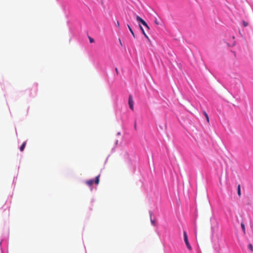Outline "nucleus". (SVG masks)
<instances>
[{
    "mask_svg": "<svg viewBox=\"0 0 253 253\" xmlns=\"http://www.w3.org/2000/svg\"><path fill=\"white\" fill-rule=\"evenodd\" d=\"M99 177H100V174H99L98 175H97L96 178H95V181H94V180L93 179H90V180H86L85 181V183L88 185L89 186H91L93 183L94 182L96 184H98L99 183Z\"/></svg>",
    "mask_w": 253,
    "mask_h": 253,
    "instance_id": "obj_1",
    "label": "nucleus"
},
{
    "mask_svg": "<svg viewBox=\"0 0 253 253\" xmlns=\"http://www.w3.org/2000/svg\"><path fill=\"white\" fill-rule=\"evenodd\" d=\"M183 236H184V242L185 243L187 248H188V250H191L192 248L188 242V236H187L186 231H185L183 232Z\"/></svg>",
    "mask_w": 253,
    "mask_h": 253,
    "instance_id": "obj_2",
    "label": "nucleus"
},
{
    "mask_svg": "<svg viewBox=\"0 0 253 253\" xmlns=\"http://www.w3.org/2000/svg\"><path fill=\"white\" fill-rule=\"evenodd\" d=\"M128 105L131 110H133V101L131 95H129L128 98Z\"/></svg>",
    "mask_w": 253,
    "mask_h": 253,
    "instance_id": "obj_3",
    "label": "nucleus"
},
{
    "mask_svg": "<svg viewBox=\"0 0 253 253\" xmlns=\"http://www.w3.org/2000/svg\"><path fill=\"white\" fill-rule=\"evenodd\" d=\"M139 28L140 29H141L143 34L144 35V36L149 40V38L147 36V35L146 34L143 28L142 27V26L141 25H139Z\"/></svg>",
    "mask_w": 253,
    "mask_h": 253,
    "instance_id": "obj_4",
    "label": "nucleus"
},
{
    "mask_svg": "<svg viewBox=\"0 0 253 253\" xmlns=\"http://www.w3.org/2000/svg\"><path fill=\"white\" fill-rule=\"evenodd\" d=\"M139 28L140 29H141L143 34L144 35V36L149 40V38L147 36V35L146 34L143 28L142 27V26L141 25H139Z\"/></svg>",
    "mask_w": 253,
    "mask_h": 253,
    "instance_id": "obj_5",
    "label": "nucleus"
},
{
    "mask_svg": "<svg viewBox=\"0 0 253 253\" xmlns=\"http://www.w3.org/2000/svg\"><path fill=\"white\" fill-rule=\"evenodd\" d=\"M139 28L140 29H141L143 34L144 35V36L149 40V38L147 36V35L146 34L143 28L142 27V26L141 25H139Z\"/></svg>",
    "mask_w": 253,
    "mask_h": 253,
    "instance_id": "obj_6",
    "label": "nucleus"
},
{
    "mask_svg": "<svg viewBox=\"0 0 253 253\" xmlns=\"http://www.w3.org/2000/svg\"><path fill=\"white\" fill-rule=\"evenodd\" d=\"M139 28L140 29H141L143 34L144 35V36L149 40V38L147 36V35L146 34L143 28L142 27V26L141 25H139Z\"/></svg>",
    "mask_w": 253,
    "mask_h": 253,
    "instance_id": "obj_7",
    "label": "nucleus"
},
{
    "mask_svg": "<svg viewBox=\"0 0 253 253\" xmlns=\"http://www.w3.org/2000/svg\"><path fill=\"white\" fill-rule=\"evenodd\" d=\"M26 142H24L22 145L20 146V150L21 151H23L25 147Z\"/></svg>",
    "mask_w": 253,
    "mask_h": 253,
    "instance_id": "obj_8",
    "label": "nucleus"
},
{
    "mask_svg": "<svg viewBox=\"0 0 253 253\" xmlns=\"http://www.w3.org/2000/svg\"><path fill=\"white\" fill-rule=\"evenodd\" d=\"M136 19L137 21L139 22L140 23H142L143 22V21L144 20L140 16H138V15H137L136 16Z\"/></svg>",
    "mask_w": 253,
    "mask_h": 253,
    "instance_id": "obj_9",
    "label": "nucleus"
},
{
    "mask_svg": "<svg viewBox=\"0 0 253 253\" xmlns=\"http://www.w3.org/2000/svg\"><path fill=\"white\" fill-rule=\"evenodd\" d=\"M127 27H128V28L129 31L130 32V33H131L132 35L133 36V37L134 38H135V35H134V34L132 29L131 28V27L128 25H127Z\"/></svg>",
    "mask_w": 253,
    "mask_h": 253,
    "instance_id": "obj_10",
    "label": "nucleus"
},
{
    "mask_svg": "<svg viewBox=\"0 0 253 253\" xmlns=\"http://www.w3.org/2000/svg\"><path fill=\"white\" fill-rule=\"evenodd\" d=\"M248 249L251 251V252H253V246L251 244H249L248 246Z\"/></svg>",
    "mask_w": 253,
    "mask_h": 253,
    "instance_id": "obj_11",
    "label": "nucleus"
},
{
    "mask_svg": "<svg viewBox=\"0 0 253 253\" xmlns=\"http://www.w3.org/2000/svg\"><path fill=\"white\" fill-rule=\"evenodd\" d=\"M204 115L206 118V120H207L208 123H209V118L208 114L205 111L204 112Z\"/></svg>",
    "mask_w": 253,
    "mask_h": 253,
    "instance_id": "obj_12",
    "label": "nucleus"
},
{
    "mask_svg": "<svg viewBox=\"0 0 253 253\" xmlns=\"http://www.w3.org/2000/svg\"><path fill=\"white\" fill-rule=\"evenodd\" d=\"M237 192H238V195L239 196H240L241 194V188H240V185H239L238 186V191H237Z\"/></svg>",
    "mask_w": 253,
    "mask_h": 253,
    "instance_id": "obj_13",
    "label": "nucleus"
},
{
    "mask_svg": "<svg viewBox=\"0 0 253 253\" xmlns=\"http://www.w3.org/2000/svg\"><path fill=\"white\" fill-rule=\"evenodd\" d=\"M241 228H242L243 231L245 233V226L244 224L243 223H242L241 224Z\"/></svg>",
    "mask_w": 253,
    "mask_h": 253,
    "instance_id": "obj_14",
    "label": "nucleus"
},
{
    "mask_svg": "<svg viewBox=\"0 0 253 253\" xmlns=\"http://www.w3.org/2000/svg\"><path fill=\"white\" fill-rule=\"evenodd\" d=\"M143 26H145L148 30H149L150 29V28L148 26V25H147V24L146 23V22H145V23H144L143 24Z\"/></svg>",
    "mask_w": 253,
    "mask_h": 253,
    "instance_id": "obj_15",
    "label": "nucleus"
},
{
    "mask_svg": "<svg viewBox=\"0 0 253 253\" xmlns=\"http://www.w3.org/2000/svg\"><path fill=\"white\" fill-rule=\"evenodd\" d=\"M243 25L245 27H247V26H248V23L247 22L245 21H243Z\"/></svg>",
    "mask_w": 253,
    "mask_h": 253,
    "instance_id": "obj_16",
    "label": "nucleus"
},
{
    "mask_svg": "<svg viewBox=\"0 0 253 253\" xmlns=\"http://www.w3.org/2000/svg\"><path fill=\"white\" fill-rule=\"evenodd\" d=\"M89 40L90 43H92L94 42V40L91 38H89Z\"/></svg>",
    "mask_w": 253,
    "mask_h": 253,
    "instance_id": "obj_17",
    "label": "nucleus"
},
{
    "mask_svg": "<svg viewBox=\"0 0 253 253\" xmlns=\"http://www.w3.org/2000/svg\"><path fill=\"white\" fill-rule=\"evenodd\" d=\"M116 25L117 26V27H119L120 26V24H119V22L118 21H117V22L116 23Z\"/></svg>",
    "mask_w": 253,
    "mask_h": 253,
    "instance_id": "obj_18",
    "label": "nucleus"
},
{
    "mask_svg": "<svg viewBox=\"0 0 253 253\" xmlns=\"http://www.w3.org/2000/svg\"><path fill=\"white\" fill-rule=\"evenodd\" d=\"M151 223H152L153 225H154L155 224V222L154 220H153L152 219L151 220Z\"/></svg>",
    "mask_w": 253,
    "mask_h": 253,
    "instance_id": "obj_19",
    "label": "nucleus"
},
{
    "mask_svg": "<svg viewBox=\"0 0 253 253\" xmlns=\"http://www.w3.org/2000/svg\"><path fill=\"white\" fill-rule=\"evenodd\" d=\"M155 23H156V24L159 25V23H158V22L157 21V19L155 20Z\"/></svg>",
    "mask_w": 253,
    "mask_h": 253,
    "instance_id": "obj_20",
    "label": "nucleus"
},
{
    "mask_svg": "<svg viewBox=\"0 0 253 253\" xmlns=\"http://www.w3.org/2000/svg\"><path fill=\"white\" fill-rule=\"evenodd\" d=\"M115 70H116V71L117 74H118V69H117V68H116V69H115Z\"/></svg>",
    "mask_w": 253,
    "mask_h": 253,
    "instance_id": "obj_21",
    "label": "nucleus"
},
{
    "mask_svg": "<svg viewBox=\"0 0 253 253\" xmlns=\"http://www.w3.org/2000/svg\"><path fill=\"white\" fill-rule=\"evenodd\" d=\"M145 21L144 20L143 21V22L142 23H141L143 25L144 23H145Z\"/></svg>",
    "mask_w": 253,
    "mask_h": 253,
    "instance_id": "obj_22",
    "label": "nucleus"
},
{
    "mask_svg": "<svg viewBox=\"0 0 253 253\" xmlns=\"http://www.w3.org/2000/svg\"><path fill=\"white\" fill-rule=\"evenodd\" d=\"M120 42L121 43V40H119Z\"/></svg>",
    "mask_w": 253,
    "mask_h": 253,
    "instance_id": "obj_23",
    "label": "nucleus"
}]
</instances>
